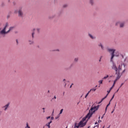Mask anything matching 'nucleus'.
I'll use <instances>...</instances> for the list:
<instances>
[{"mask_svg":"<svg viewBox=\"0 0 128 128\" xmlns=\"http://www.w3.org/2000/svg\"><path fill=\"white\" fill-rule=\"evenodd\" d=\"M96 88H92V89L90 90H89V92H96Z\"/></svg>","mask_w":128,"mask_h":128,"instance_id":"nucleus-10","label":"nucleus"},{"mask_svg":"<svg viewBox=\"0 0 128 128\" xmlns=\"http://www.w3.org/2000/svg\"><path fill=\"white\" fill-rule=\"evenodd\" d=\"M110 102L108 103V105L106 106V110H108V107L110 106Z\"/></svg>","mask_w":128,"mask_h":128,"instance_id":"nucleus-14","label":"nucleus"},{"mask_svg":"<svg viewBox=\"0 0 128 128\" xmlns=\"http://www.w3.org/2000/svg\"><path fill=\"white\" fill-rule=\"evenodd\" d=\"M114 109L113 110L111 114H113V113H114Z\"/></svg>","mask_w":128,"mask_h":128,"instance_id":"nucleus-37","label":"nucleus"},{"mask_svg":"<svg viewBox=\"0 0 128 128\" xmlns=\"http://www.w3.org/2000/svg\"><path fill=\"white\" fill-rule=\"evenodd\" d=\"M108 78V75H106V76H104L102 80H106V78Z\"/></svg>","mask_w":128,"mask_h":128,"instance_id":"nucleus-13","label":"nucleus"},{"mask_svg":"<svg viewBox=\"0 0 128 128\" xmlns=\"http://www.w3.org/2000/svg\"><path fill=\"white\" fill-rule=\"evenodd\" d=\"M86 118H88L84 117L82 118V120L79 123H76L74 126V128H84V126L86 124Z\"/></svg>","mask_w":128,"mask_h":128,"instance_id":"nucleus-3","label":"nucleus"},{"mask_svg":"<svg viewBox=\"0 0 128 128\" xmlns=\"http://www.w3.org/2000/svg\"><path fill=\"white\" fill-rule=\"evenodd\" d=\"M72 88V85L70 86V88Z\"/></svg>","mask_w":128,"mask_h":128,"instance_id":"nucleus-50","label":"nucleus"},{"mask_svg":"<svg viewBox=\"0 0 128 128\" xmlns=\"http://www.w3.org/2000/svg\"><path fill=\"white\" fill-rule=\"evenodd\" d=\"M54 98V100H56V96H54V98H53V100Z\"/></svg>","mask_w":128,"mask_h":128,"instance_id":"nucleus-33","label":"nucleus"},{"mask_svg":"<svg viewBox=\"0 0 128 128\" xmlns=\"http://www.w3.org/2000/svg\"><path fill=\"white\" fill-rule=\"evenodd\" d=\"M29 44H34V41L29 40Z\"/></svg>","mask_w":128,"mask_h":128,"instance_id":"nucleus-16","label":"nucleus"},{"mask_svg":"<svg viewBox=\"0 0 128 128\" xmlns=\"http://www.w3.org/2000/svg\"><path fill=\"white\" fill-rule=\"evenodd\" d=\"M90 91H88V92L86 94V96H88V94H90Z\"/></svg>","mask_w":128,"mask_h":128,"instance_id":"nucleus-29","label":"nucleus"},{"mask_svg":"<svg viewBox=\"0 0 128 128\" xmlns=\"http://www.w3.org/2000/svg\"><path fill=\"white\" fill-rule=\"evenodd\" d=\"M63 82H64V84H65V86H66V82H69L68 81H66V79H64Z\"/></svg>","mask_w":128,"mask_h":128,"instance_id":"nucleus-18","label":"nucleus"},{"mask_svg":"<svg viewBox=\"0 0 128 128\" xmlns=\"http://www.w3.org/2000/svg\"><path fill=\"white\" fill-rule=\"evenodd\" d=\"M54 117L51 118V120H54Z\"/></svg>","mask_w":128,"mask_h":128,"instance_id":"nucleus-31","label":"nucleus"},{"mask_svg":"<svg viewBox=\"0 0 128 128\" xmlns=\"http://www.w3.org/2000/svg\"><path fill=\"white\" fill-rule=\"evenodd\" d=\"M116 104L115 105L114 108H116Z\"/></svg>","mask_w":128,"mask_h":128,"instance_id":"nucleus-46","label":"nucleus"},{"mask_svg":"<svg viewBox=\"0 0 128 128\" xmlns=\"http://www.w3.org/2000/svg\"><path fill=\"white\" fill-rule=\"evenodd\" d=\"M18 16L20 18H24V12H22V8L18 10Z\"/></svg>","mask_w":128,"mask_h":128,"instance_id":"nucleus-5","label":"nucleus"},{"mask_svg":"<svg viewBox=\"0 0 128 128\" xmlns=\"http://www.w3.org/2000/svg\"><path fill=\"white\" fill-rule=\"evenodd\" d=\"M88 36L90 37V38H92V40H94V38H96V37H94L91 34H88Z\"/></svg>","mask_w":128,"mask_h":128,"instance_id":"nucleus-11","label":"nucleus"},{"mask_svg":"<svg viewBox=\"0 0 128 128\" xmlns=\"http://www.w3.org/2000/svg\"><path fill=\"white\" fill-rule=\"evenodd\" d=\"M62 112H64V109H62L60 111V112L58 114H62Z\"/></svg>","mask_w":128,"mask_h":128,"instance_id":"nucleus-20","label":"nucleus"},{"mask_svg":"<svg viewBox=\"0 0 128 128\" xmlns=\"http://www.w3.org/2000/svg\"><path fill=\"white\" fill-rule=\"evenodd\" d=\"M43 128H44V127Z\"/></svg>","mask_w":128,"mask_h":128,"instance_id":"nucleus-59","label":"nucleus"},{"mask_svg":"<svg viewBox=\"0 0 128 128\" xmlns=\"http://www.w3.org/2000/svg\"><path fill=\"white\" fill-rule=\"evenodd\" d=\"M34 30H36V29H33V32H34Z\"/></svg>","mask_w":128,"mask_h":128,"instance_id":"nucleus-43","label":"nucleus"},{"mask_svg":"<svg viewBox=\"0 0 128 128\" xmlns=\"http://www.w3.org/2000/svg\"><path fill=\"white\" fill-rule=\"evenodd\" d=\"M108 94L106 95V96L104 98H102L101 102H102V100H104L105 98H106L108 97V94H110V90H109L108 91Z\"/></svg>","mask_w":128,"mask_h":128,"instance_id":"nucleus-9","label":"nucleus"},{"mask_svg":"<svg viewBox=\"0 0 128 128\" xmlns=\"http://www.w3.org/2000/svg\"><path fill=\"white\" fill-rule=\"evenodd\" d=\"M10 106V103L8 104H7L5 105L4 106L2 107V108H4V110H8V108Z\"/></svg>","mask_w":128,"mask_h":128,"instance_id":"nucleus-7","label":"nucleus"},{"mask_svg":"<svg viewBox=\"0 0 128 128\" xmlns=\"http://www.w3.org/2000/svg\"><path fill=\"white\" fill-rule=\"evenodd\" d=\"M104 114H104L103 115V116L102 117V118H104Z\"/></svg>","mask_w":128,"mask_h":128,"instance_id":"nucleus-41","label":"nucleus"},{"mask_svg":"<svg viewBox=\"0 0 128 128\" xmlns=\"http://www.w3.org/2000/svg\"><path fill=\"white\" fill-rule=\"evenodd\" d=\"M126 72V70H123L122 72H120V76H122V74H124V72Z\"/></svg>","mask_w":128,"mask_h":128,"instance_id":"nucleus-17","label":"nucleus"},{"mask_svg":"<svg viewBox=\"0 0 128 128\" xmlns=\"http://www.w3.org/2000/svg\"><path fill=\"white\" fill-rule=\"evenodd\" d=\"M98 46H100V48H102V50H104V46H102V44H99Z\"/></svg>","mask_w":128,"mask_h":128,"instance_id":"nucleus-12","label":"nucleus"},{"mask_svg":"<svg viewBox=\"0 0 128 128\" xmlns=\"http://www.w3.org/2000/svg\"><path fill=\"white\" fill-rule=\"evenodd\" d=\"M14 28L13 27H10L9 29V30L7 32H6V27H4L2 30L0 32V34H8L10 30H12Z\"/></svg>","mask_w":128,"mask_h":128,"instance_id":"nucleus-4","label":"nucleus"},{"mask_svg":"<svg viewBox=\"0 0 128 128\" xmlns=\"http://www.w3.org/2000/svg\"><path fill=\"white\" fill-rule=\"evenodd\" d=\"M54 110H53L52 114H54Z\"/></svg>","mask_w":128,"mask_h":128,"instance_id":"nucleus-42","label":"nucleus"},{"mask_svg":"<svg viewBox=\"0 0 128 128\" xmlns=\"http://www.w3.org/2000/svg\"><path fill=\"white\" fill-rule=\"evenodd\" d=\"M88 98V96L86 95L85 96V98Z\"/></svg>","mask_w":128,"mask_h":128,"instance_id":"nucleus-39","label":"nucleus"},{"mask_svg":"<svg viewBox=\"0 0 128 128\" xmlns=\"http://www.w3.org/2000/svg\"><path fill=\"white\" fill-rule=\"evenodd\" d=\"M99 122H102V120H100Z\"/></svg>","mask_w":128,"mask_h":128,"instance_id":"nucleus-48","label":"nucleus"},{"mask_svg":"<svg viewBox=\"0 0 128 128\" xmlns=\"http://www.w3.org/2000/svg\"><path fill=\"white\" fill-rule=\"evenodd\" d=\"M100 116L98 117V119L100 120Z\"/></svg>","mask_w":128,"mask_h":128,"instance_id":"nucleus-45","label":"nucleus"},{"mask_svg":"<svg viewBox=\"0 0 128 128\" xmlns=\"http://www.w3.org/2000/svg\"><path fill=\"white\" fill-rule=\"evenodd\" d=\"M34 32H33L32 33V38H34Z\"/></svg>","mask_w":128,"mask_h":128,"instance_id":"nucleus-28","label":"nucleus"},{"mask_svg":"<svg viewBox=\"0 0 128 128\" xmlns=\"http://www.w3.org/2000/svg\"><path fill=\"white\" fill-rule=\"evenodd\" d=\"M117 92H118V89L117 90Z\"/></svg>","mask_w":128,"mask_h":128,"instance_id":"nucleus-54","label":"nucleus"},{"mask_svg":"<svg viewBox=\"0 0 128 128\" xmlns=\"http://www.w3.org/2000/svg\"><path fill=\"white\" fill-rule=\"evenodd\" d=\"M88 128H90V126H88Z\"/></svg>","mask_w":128,"mask_h":128,"instance_id":"nucleus-57","label":"nucleus"},{"mask_svg":"<svg viewBox=\"0 0 128 128\" xmlns=\"http://www.w3.org/2000/svg\"><path fill=\"white\" fill-rule=\"evenodd\" d=\"M57 52H60V50H56Z\"/></svg>","mask_w":128,"mask_h":128,"instance_id":"nucleus-44","label":"nucleus"},{"mask_svg":"<svg viewBox=\"0 0 128 128\" xmlns=\"http://www.w3.org/2000/svg\"><path fill=\"white\" fill-rule=\"evenodd\" d=\"M114 94L113 95L112 98H111V100H110V102H112V100H114Z\"/></svg>","mask_w":128,"mask_h":128,"instance_id":"nucleus-22","label":"nucleus"},{"mask_svg":"<svg viewBox=\"0 0 128 128\" xmlns=\"http://www.w3.org/2000/svg\"><path fill=\"white\" fill-rule=\"evenodd\" d=\"M97 87H98V86H96V88H97Z\"/></svg>","mask_w":128,"mask_h":128,"instance_id":"nucleus-51","label":"nucleus"},{"mask_svg":"<svg viewBox=\"0 0 128 128\" xmlns=\"http://www.w3.org/2000/svg\"><path fill=\"white\" fill-rule=\"evenodd\" d=\"M98 124V122H96V123H95V124Z\"/></svg>","mask_w":128,"mask_h":128,"instance_id":"nucleus-49","label":"nucleus"},{"mask_svg":"<svg viewBox=\"0 0 128 128\" xmlns=\"http://www.w3.org/2000/svg\"><path fill=\"white\" fill-rule=\"evenodd\" d=\"M60 116V114H58V116L55 118V120H58V118Z\"/></svg>","mask_w":128,"mask_h":128,"instance_id":"nucleus-21","label":"nucleus"},{"mask_svg":"<svg viewBox=\"0 0 128 128\" xmlns=\"http://www.w3.org/2000/svg\"><path fill=\"white\" fill-rule=\"evenodd\" d=\"M16 42H18V40H16Z\"/></svg>","mask_w":128,"mask_h":128,"instance_id":"nucleus-53","label":"nucleus"},{"mask_svg":"<svg viewBox=\"0 0 128 128\" xmlns=\"http://www.w3.org/2000/svg\"><path fill=\"white\" fill-rule=\"evenodd\" d=\"M102 82H104V80H100L98 81V82L100 83V84H102Z\"/></svg>","mask_w":128,"mask_h":128,"instance_id":"nucleus-19","label":"nucleus"},{"mask_svg":"<svg viewBox=\"0 0 128 128\" xmlns=\"http://www.w3.org/2000/svg\"><path fill=\"white\" fill-rule=\"evenodd\" d=\"M43 112H44V110H43Z\"/></svg>","mask_w":128,"mask_h":128,"instance_id":"nucleus-52","label":"nucleus"},{"mask_svg":"<svg viewBox=\"0 0 128 128\" xmlns=\"http://www.w3.org/2000/svg\"><path fill=\"white\" fill-rule=\"evenodd\" d=\"M78 60V58H74V62H77Z\"/></svg>","mask_w":128,"mask_h":128,"instance_id":"nucleus-25","label":"nucleus"},{"mask_svg":"<svg viewBox=\"0 0 128 128\" xmlns=\"http://www.w3.org/2000/svg\"><path fill=\"white\" fill-rule=\"evenodd\" d=\"M46 118H47V120H48V118H50V116L47 117Z\"/></svg>","mask_w":128,"mask_h":128,"instance_id":"nucleus-34","label":"nucleus"},{"mask_svg":"<svg viewBox=\"0 0 128 128\" xmlns=\"http://www.w3.org/2000/svg\"><path fill=\"white\" fill-rule=\"evenodd\" d=\"M90 91H88V92L86 94V96H88V94H90Z\"/></svg>","mask_w":128,"mask_h":128,"instance_id":"nucleus-30","label":"nucleus"},{"mask_svg":"<svg viewBox=\"0 0 128 128\" xmlns=\"http://www.w3.org/2000/svg\"><path fill=\"white\" fill-rule=\"evenodd\" d=\"M112 88H114V87L112 86L110 88V90H112Z\"/></svg>","mask_w":128,"mask_h":128,"instance_id":"nucleus-32","label":"nucleus"},{"mask_svg":"<svg viewBox=\"0 0 128 128\" xmlns=\"http://www.w3.org/2000/svg\"><path fill=\"white\" fill-rule=\"evenodd\" d=\"M6 26H8V23H6V26H5L6 29Z\"/></svg>","mask_w":128,"mask_h":128,"instance_id":"nucleus-27","label":"nucleus"},{"mask_svg":"<svg viewBox=\"0 0 128 128\" xmlns=\"http://www.w3.org/2000/svg\"><path fill=\"white\" fill-rule=\"evenodd\" d=\"M42 110H44V108H42Z\"/></svg>","mask_w":128,"mask_h":128,"instance_id":"nucleus-47","label":"nucleus"},{"mask_svg":"<svg viewBox=\"0 0 128 128\" xmlns=\"http://www.w3.org/2000/svg\"><path fill=\"white\" fill-rule=\"evenodd\" d=\"M124 85V83H122L120 86V88H122V86Z\"/></svg>","mask_w":128,"mask_h":128,"instance_id":"nucleus-36","label":"nucleus"},{"mask_svg":"<svg viewBox=\"0 0 128 128\" xmlns=\"http://www.w3.org/2000/svg\"><path fill=\"white\" fill-rule=\"evenodd\" d=\"M100 106L98 105V106H94V105H92L90 108V109L89 110V112L87 114V115L86 116V118H88V120H89L92 116L94 114V112L98 110Z\"/></svg>","mask_w":128,"mask_h":128,"instance_id":"nucleus-2","label":"nucleus"},{"mask_svg":"<svg viewBox=\"0 0 128 128\" xmlns=\"http://www.w3.org/2000/svg\"><path fill=\"white\" fill-rule=\"evenodd\" d=\"M52 122V120H50L49 122L46 124V126H48V128H50V124Z\"/></svg>","mask_w":128,"mask_h":128,"instance_id":"nucleus-8","label":"nucleus"},{"mask_svg":"<svg viewBox=\"0 0 128 128\" xmlns=\"http://www.w3.org/2000/svg\"><path fill=\"white\" fill-rule=\"evenodd\" d=\"M48 92H50V90L48 91Z\"/></svg>","mask_w":128,"mask_h":128,"instance_id":"nucleus-55","label":"nucleus"},{"mask_svg":"<svg viewBox=\"0 0 128 128\" xmlns=\"http://www.w3.org/2000/svg\"><path fill=\"white\" fill-rule=\"evenodd\" d=\"M114 84H113V85L112 86V88H114Z\"/></svg>","mask_w":128,"mask_h":128,"instance_id":"nucleus-40","label":"nucleus"},{"mask_svg":"<svg viewBox=\"0 0 128 128\" xmlns=\"http://www.w3.org/2000/svg\"><path fill=\"white\" fill-rule=\"evenodd\" d=\"M40 28H38L36 29V31H37L38 32H40Z\"/></svg>","mask_w":128,"mask_h":128,"instance_id":"nucleus-24","label":"nucleus"},{"mask_svg":"<svg viewBox=\"0 0 128 128\" xmlns=\"http://www.w3.org/2000/svg\"><path fill=\"white\" fill-rule=\"evenodd\" d=\"M118 24H120V28H124V22L120 23V22H116V26H118Z\"/></svg>","mask_w":128,"mask_h":128,"instance_id":"nucleus-6","label":"nucleus"},{"mask_svg":"<svg viewBox=\"0 0 128 128\" xmlns=\"http://www.w3.org/2000/svg\"><path fill=\"white\" fill-rule=\"evenodd\" d=\"M90 4H92V6L94 4V0H90Z\"/></svg>","mask_w":128,"mask_h":128,"instance_id":"nucleus-15","label":"nucleus"},{"mask_svg":"<svg viewBox=\"0 0 128 128\" xmlns=\"http://www.w3.org/2000/svg\"><path fill=\"white\" fill-rule=\"evenodd\" d=\"M114 76L113 75H112V76H109V78H112Z\"/></svg>","mask_w":128,"mask_h":128,"instance_id":"nucleus-35","label":"nucleus"},{"mask_svg":"<svg viewBox=\"0 0 128 128\" xmlns=\"http://www.w3.org/2000/svg\"><path fill=\"white\" fill-rule=\"evenodd\" d=\"M107 52L110 54L111 58H110V62H112V64L111 66V68L113 70L115 71V74L116 75V79L114 80V84H116V82L118 80L119 78H120V72H122V65L120 64L118 67L116 66V64L114 62V58L115 56H118V53H116V55H114V52H116V49H112V48H108Z\"/></svg>","mask_w":128,"mask_h":128,"instance_id":"nucleus-1","label":"nucleus"},{"mask_svg":"<svg viewBox=\"0 0 128 128\" xmlns=\"http://www.w3.org/2000/svg\"><path fill=\"white\" fill-rule=\"evenodd\" d=\"M68 6V4H64V6H63V8H66Z\"/></svg>","mask_w":128,"mask_h":128,"instance_id":"nucleus-26","label":"nucleus"},{"mask_svg":"<svg viewBox=\"0 0 128 128\" xmlns=\"http://www.w3.org/2000/svg\"><path fill=\"white\" fill-rule=\"evenodd\" d=\"M100 62V60H99Z\"/></svg>","mask_w":128,"mask_h":128,"instance_id":"nucleus-56","label":"nucleus"},{"mask_svg":"<svg viewBox=\"0 0 128 128\" xmlns=\"http://www.w3.org/2000/svg\"><path fill=\"white\" fill-rule=\"evenodd\" d=\"M94 128H98V126H94Z\"/></svg>","mask_w":128,"mask_h":128,"instance_id":"nucleus-38","label":"nucleus"},{"mask_svg":"<svg viewBox=\"0 0 128 128\" xmlns=\"http://www.w3.org/2000/svg\"><path fill=\"white\" fill-rule=\"evenodd\" d=\"M108 128H110V126H109V127H108Z\"/></svg>","mask_w":128,"mask_h":128,"instance_id":"nucleus-58","label":"nucleus"},{"mask_svg":"<svg viewBox=\"0 0 128 128\" xmlns=\"http://www.w3.org/2000/svg\"><path fill=\"white\" fill-rule=\"evenodd\" d=\"M30 128V126H28V124L26 123V128Z\"/></svg>","mask_w":128,"mask_h":128,"instance_id":"nucleus-23","label":"nucleus"}]
</instances>
